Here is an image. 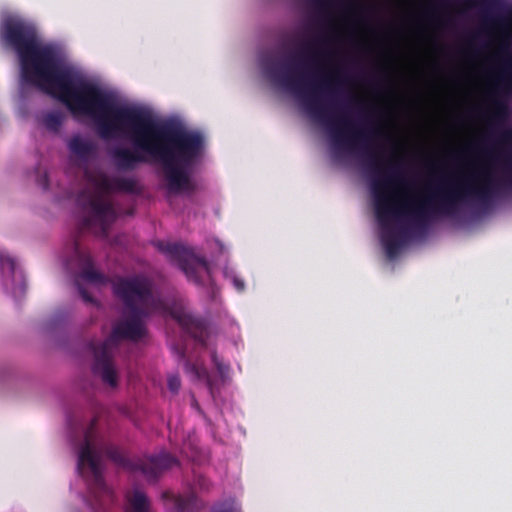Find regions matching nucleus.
Returning a JSON list of instances; mask_svg holds the SVG:
<instances>
[{
	"label": "nucleus",
	"mask_w": 512,
	"mask_h": 512,
	"mask_svg": "<svg viewBox=\"0 0 512 512\" xmlns=\"http://www.w3.org/2000/svg\"><path fill=\"white\" fill-rule=\"evenodd\" d=\"M211 359L213 364L215 365L216 369L221 373H225L228 370V365L223 363L222 360L219 359L216 351L211 352Z\"/></svg>",
	"instance_id": "412c9836"
},
{
	"label": "nucleus",
	"mask_w": 512,
	"mask_h": 512,
	"mask_svg": "<svg viewBox=\"0 0 512 512\" xmlns=\"http://www.w3.org/2000/svg\"><path fill=\"white\" fill-rule=\"evenodd\" d=\"M211 512H241L237 502L230 498L224 501L215 503L211 509Z\"/></svg>",
	"instance_id": "f3484780"
},
{
	"label": "nucleus",
	"mask_w": 512,
	"mask_h": 512,
	"mask_svg": "<svg viewBox=\"0 0 512 512\" xmlns=\"http://www.w3.org/2000/svg\"><path fill=\"white\" fill-rule=\"evenodd\" d=\"M176 463L175 457L168 453H162L138 462V472H141L148 480L155 481L164 470L171 468Z\"/></svg>",
	"instance_id": "9d476101"
},
{
	"label": "nucleus",
	"mask_w": 512,
	"mask_h": 512,
	"mask_svg": "<svg viewBox=\"0 0 512 512\" xmlns=\"http://www.w3.org/2000/svg\"><path fill=\"white\" fill-rule=\"evenodd\" d=\"M0 36L17 55L23 84L36 86L64 103L70 111L89 116L102 139L128 135L135 149L111 152L119 170L129 171L147 162L161 164L169 193H193L190 170L203 154L205 139L173 122H156L135 107L119 105L113 96L82 76L61 67L53 46L41 43L36 27L17 16L5 17Z\"/></svg>",
	"instance_id": "f257e3e1"
},
{
	"label": "nucleus",
	"mask_w": 512,
	"mask_h": 512,
	"mask_svg": "<svg viewBox=\"0 0 512 512\" xmlns=\"http://www.w3.org/2000/svg\"><path fill=\"white\" fill-rule=\"evenodd\" d=\"M327 43L326 37L306 42L294 65L286 67L280 76L281 83L295 93L302 100L307 111L320 121L328 115V109L322 102V95L336 92L343 83L339 75L332 77L324 74L319 65L322 60L319 48Z\"/></svg>",
	"instance_id": "20e7f679"
},
{
	"label": "nucleus",
	"mask_w": 512,
	"mask_h": 512,
	"mask_svg": "<svg viewBox=\"0 0 512 512\" xmlns=\"http://www.w3.org/2000/svg\"><path fill=\"white\" fill-rule=\"evenodd\" d=\"M382 243L389 258H394L401 247V239L397 234L384 235Z\"/></svg>",
	"instance_id": "2eb2a0df"
},
{
	"label": "nucleus",
	"mask_w": 512,
	"mask_h": 512,
	"mask_svg": "<svg viewBox=\"0 0 512 512\" xmlns=\"http://www.w3.org/2000/svg\"><path fill=\"white\" fill-rule=\"evenodd\" d=\"M322 122L327 125L332 141L339 149L354 151L361 148L367 152L366 144L383 136L380 128L368 118L360 128H356L345 116L331 117L329 113Z\"/></svg>",
	"instance_id": "0eeeda50"
},
{
	"label": "nucleus",
	"mask_w": 512,
	"mask_h": 512,
	"mask_svg": "<svg viewBox=\"0 0 512 512\" xmlns=\"http://www.w3.org/2000/svg\"><path fill=\"white\" fill-rule=\"evenodd\" d=\"M168 389L176 394L180 390L181 381L178 375H170L167 379Z\"/></svg>",
	"instance_id": "6ab92c4d"
},
{
	"label": "nucleus",
	"mask_w": 512,
	"mask_h": 512,
	"mask_svg": "<svg viewBox=\"0 0 512 512\" xmlns=\"http://www.w3.org/2000/svg\"><path fill=\"white\" fill-rule=\"evenodd\" d=\"M463 7L484 11L498 9L504 12L495 21L501 32V63L494 74L496 97L492 101V127L487 138L492 141L491 145L485 143L482 151L501 165L505 177L494 179L485 173L480 183L475 182L474 175L465 182L443 177L425 193L408 198L396 209L394 198L385 192L394 185L402 184L399 163L390 158L383 169L382 154L368 152L367 165L373 175L375 213L382 226L395 214H403L409 216L415 228L424 230L440 217L454 216L468 197L488 204L500 188L505 186L512 189V126L493 129L499 128L509 113L508 105L500 95L512 93V52L509 51L512 45V5H507L504 0H465Z\"/></svg>",
	"instance_id": "f03ea898"
},
{
	"label": "nucleus",
	"mask_w": 512,
	"mask_h": 512,
	"mask_svg": "<svg viewBox=\"0 0 512 512\" xmlns=\"http://www.w3.org/2000/svg\"><path fill=\"white\" fill-rule=\"evenodd\" d=\"M98 192H82L78 202L82 206L85 215L81 220L79 233L90 230L98 236L106 238L109 229L117 218V212L113 203L104 198L102 193L125 192L134 194L138 192L137 182L133 178L109 177L100 174L96 180Z\"/></svg>",
	"instance_id": "39448f33"
},
{
	"label": "nucleus",
	"mask_w": 512,
	"mask_h": 512,
	"mask_svg": "<svg viewBox=\"0 0 512 512\" xmlns=\"http://www.w3.org/2000/svg\"><path fill=\"white\" fill-rule=\"evenodd\" d=\"M73 249L77 264L81 269L79 276L90 283H105L106 277L94 268L91 255L81 248L78 239L74 240Z\"/></svg>",
	"instance_id": "1a4fd4ad"
},
{
	"label": "nucleus",
	"mask_w": 512,
	"mask_h": 512,
	"mask_svg": "<svg viewBox=\"0 0 512 512\" xmlns=\"http://www.w3.org/2000/svg\"><path fill=\"white\" fill-rule=\"evenodd\" d=\"M63 123V114L60 111H51L43 115V124L53 132L59 131Z\"/></svg>",
	"instance_id": "dca6fc26"
},
{
	"label": "nucleus",
	"mask_w": 512,
	"mask_h": 512,
	"mask_svg": "<svg viewBox=\"0 0 512 512\" xmlns=\"http://www.w3.org/2000/svg\"><path fill=\"white\" fill-rule=\"evenodd\" d=\"M184 500L183 499H178L177 500V506L180 508V509H184Z\"/></svg>",
	"instance_id": "393cba45"
},
{
	"label": "nucleus",
	"mask_w": 512,
	"mask_h": 512,
	"mask_svg": "<svg viewBox=\"0 0 512 512\" xmlns=\"http://www.w3.org/2000/svg\"><path fill=\"white\" fill-rule=\"evenodd\" d=\"M96 419L91 422L90 428L84 436V442L78 453L77 470L84 474V468L88 467L91 472V483L89 485L90 496L88 504L93 512H110L115 504L113 491L105 484L102 469L101 455L92 445V430Z\"/></svg>",
	"instance_id": "423d86ee"
},
{
	"label": "nucleus",
	"mask_w": 512,
	"mask_h": 512,
	"mask_svg": "<svg viewBox=\"0 0 512 512\" xmlns=\"http://www.w3.org/2000/svg\"><path fill=\"white\" fill-rule=\"evenodd\" d=\"M113 292L123 304L124 319L112 329L109 338L99 344H91L94 354L92 370L104 384L112 388L118 385V373L114 366L109 345L121 340H140L145 335L144 319L161 307L153 294V285L144 275L120 277L113 282Z\"/></svg>",
	"instance_id": "7ed1b4c3"
},
{
	"label": "nucleus",
	"mask_w": 512,
	"mask_h": 512,
	"mask_svg": "<svg viewBox=\"0 0 512 512\" xmlns=\"http://www.w3.org/2000/svg\"><path fill=\"white\" fill-rule=\"evenodd\" d=\"M68 149L80 166H86L97 153L96 145L79 135H74L69 139Z\"/></svg>",
	"instance_id": "9b49d317"
},
{
	"label": "nucleus",
	"mask_w": 512,
	"mask_h": 512,
	"mask_svg": "<svg viewBox=\"0 0 512 512\" xmlns=\"http://www.w3.org/2000/svg\"><path fill=\"white\" fill-rule=\"evenodd\" d=\"M103 452L117 466L133 472H138V462L134 463L128 459L117 446L107 445L103 448Z\"/></svg>",
	"instance_id": "ddd939ff"
},
{
	"label": "nucleus",
	"mask_w": 512,
	"mask_h": 512,
	"mask_svg": "<svg viewBox=\"0 0 512 512\" xmlns=\"http://www.w3.org/2000/svg\"><path fill=\"white\" fill-rule=\"evenodd\" d=\"M185 369L197 379H201L206 374L205 369L199 367L195 363H190L189 361L185 363Z\"/></svg>",
	"instance_id": "a211bd4d"
},
{
	"label": "nucleus",
	"mask_w": 512,
	"mask_h": 512,
	"mask_svg": "<svg viewBox=\"0 0 512 512\" xmlns=\"http://www.w3.org/2000/svg\"><path fill=\"white\" fill-rule=\"evenodd\" d=\"M78 291L82 299L87 303H93V297L79 284L77 283Z\"/></svg>",
	"instance_id": "4be33fe9"
},
{
	"label": "nucleus",
	"mask_w": 512,
	"mask_h": 512,
	"mask_svg": "<svg viewBox=\"0 0 512 512\" xmlns=\"http://www.w3.org/2000/svg\"><path fill=\"white\" fill-rule=\"evenodd\" d=\"M233 285L235 289L239 292H242L245 289L244 281L238 277H233Z\"/></svg>",
	"instance_id": "b1692460"
},
{
	"label": "nucleus",
	"mask_w": 512,
	"mask_h": 512,
	"mask_svg": "<svg viewBox=\"0 0 512 512\" xmlns=\"http://www.w3.org/2000/svg\"><path fill=\"white\" fill-rule=\"evenodd\" d=\"M180 326L188 332L198 343L206 346V326L205 323L190 314H178L175 316Z\"/></svg>",
	"instance_id": "f8f14e48"
},
{
	"label": "nucleus",
	"mask_w": 512,
	"mask_h": 512,
	"mask_svg": "<svg viewBox=\"0 0 512 512\" xmlns=\"http://www.w3.org/2000/svg\"><path fill=\"white\" fill-rule=\"evenodd\" d=\"M157 247L185 273L190 281L198 286L213 287L211 268L203 257L196 256L191 249L178 243L158 242Z\"/></svg>",
	"instance_id": "6e6552de"
},
{
	"label": "nucleus",
	"mask_w": 512,
	"mask_h": 512,
	"mask_svg": "<svg viewBox=\"0 0 512 512\" xmlns=\"http://www.w3.org/2000/svg\"><path fill=\"white\" fill-rule=\"evenodd\" d=\"M0 265L2 268L8 267L11 274H15L16 271V262L13 258L4 257L0 255Z\"/></svg>",
	"instance_id": "aec40b11"
},
{
	"label": "nucleus",
	"mask_w": 512,
	"mask_h": 512,
	"mask_svg": "<svg viewBox=\"0 0 512 512\" xmlns=\"http://www.w3.org/2000/svg\"><path fill=\"white\" fill-rule=\"evenodd\" d=\"M178 355L181 359L185 358V350L184 349H178Z\"/></svg>",
	"instance_id": "a878e982"
},
{
	"label": "nucleus",
	"mask_w": 512,
	"mask_h": 512,
	"mask_svg": "<svg viewBox=\"0 0 512 512\" xmlns=\"http://www.w3.org/2000/svg\"><path fill=\"white\" fill-rule=\"evenodd\" d=\"M129 508L126 512H151L147 496L140 490H135L128 498Z\"/></svg>",
	"instance_id": "4468645a"
},
{
	"label": "nucleus",
	"mask_w": 512,
	"mask_h": 512,
	"mask_svg": "<svg viewBox=\"0 0 512 512\" xmlns=\"http://www.w3.org/2000/svg\"><path fill=\"white\" fill-rule=\"evenodd\" d=\"M37 182L38 184L44 189V190H47L48 187H49V179H48V175L46 173H43L41 175H39L38 179H37Z\"/></svg>",
	"instance_id": "5701e85b"
}]
</instances>
